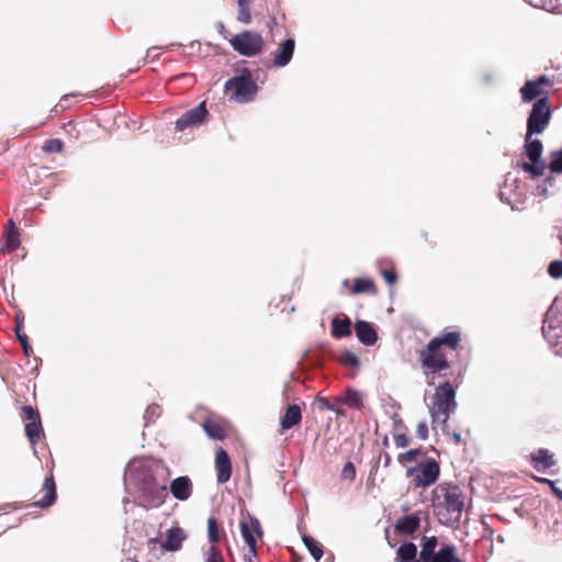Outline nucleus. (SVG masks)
<instances>
[{
    "label": "nucleus",
    "instance_id": "32",
    "mask_svg": "<svg viewBox=\"0 0 562 562\" xmlns=\"http://www.w3.org/2000/svg\"><path fill=\"white\" fill-rule=\"evenodd\" d=\"M203 429L206 435L216 440H222L225 436L223 428L221 425L211 418H206L203 423Z\"/></svg>",
    "mask_w": 562,
    "mask_h": 562
},
{
    "label": "nucleus",
    "instance_id": "49",
    "mask_svg": "<svg viewBox=\"0 0 562 562\" xmlns=\"http://www.w3.org/2000/svg\"><path fill=\"white\" fill-rule=\"evenodd\" d=\"M441 551H450L452 553V559H450L451 561H448V562H463V561H461L460 559L457 558V555H456V548L452 544H443V546H441Z\"/></svg>",
    "mask_w": 562,
    "mask_h": 562
},
{
    "label": "nucleus",
    "instance_id": "15",
    "mask_svg": "<svg viewBox=\"0 0 562 562\" xmlns=\"http://www.w3.org/2000/svg\"><path fill=\"white\" fill-rule=\"evenodd\" d=\"M215 467L217 470V483H226L232 475V462L226 450L220 448L215 454Z\"/></svg>",
    "mask_w": 562,
    "mask_h": 562
},
{
    "label": "nucleus",
    "instance_id": "46",
    "mask_svg": "<svg viewBox=\"0 0 562 562\" xmlns=\"http://www.w3.org/2000/svg\"><path fill=\"white\" fill-rule=\"evenodd\" d=\"M416 436L420 440H426L428 438V426H427L426 422H420L417 425Z\"/></svg>",
    "mask_w": 562,
    "mask_h": 562
},
{
    "label": "nucleus",
    "instance_id": "39",
    "mask_svg": "<svg viewBox=\"0 0 562 562\" xmlns=\"http://www.w3.org/2000/svg\"><path fill=\"white\" fill-rule=\"evenodd\" d=\"M64 148V143L58 138H50L45 142L42 149L47 154L60 153Z\"/></svg>",
    "mask_w": 562,
    "mask_h": 562
},
{
    "label": "nucleus",
    "instance_id": "4",
    "mask_svg": "<svg viewBox=\"0 0 562 562\" xmlns=\"http://www.w3.org/2000/svg\"><path fill=\"white\" fill-rule=\"evenodd\" d=\"M432 406L429 408L432 426L437 423L441 424L443 434H448V419L450 414L457 409L456 389L448 381L439 383L435 389L432 397Z\"/></svg>",
    "mask_w": 562,
    "mask_h": 562
},
{
    "label": "nucleus",
    "instance_id": "14",
    "mask_svg": "<svg viewBox=\"0 0 562 562\" xmlns=\"http://www.w3.org/2000/svg\"><path fill=\"white\" fill-rule=\"evenodd\" d=\"M355 333L358 340L367 346H373L378 341V333L372 323L357 319L355 323Z\"/></svg>",
    "mask_w": 562,
    "mask_h": 562
},
{
    "label": "nucleus",
    "instance_id": "33",
    "mask_svg": "<svg viewBox=\"0 0 562 562\" xmlns=\"http://www.w3.org/2000/svg\"><path fill=\"white\" fill-rule=\"evenodd\" d=\"M317 403L321 409L334 412L338 416H345V411L341 408L342 404L339 402V397H337L335 402H331L327 397H318Z\"/></svg>",
    "mask_w": 562,
    "mask_h": 562
},
{
    "label": "nucleus",
    "instance_id": "5",
    "mask_svg": "<svg viewBox=\"0 0 562 562\" xmlns=\"http://www.w3.org/2000/svg\"><path fill=\"white\" fill-rule=\"evenodd\" d=\"M225 91H233L231 100L238 103H247L254 100L258 92V86L252 80L250 69L243 68L238 76H234L225 81Z\"/></svg>",
    "mask_w": 562,
    "mask_h": 562
},
{
    "label": "nucleus",
    "instance_id": "63",
    "mask_svg": "<svg viewBox=\"0 0 562 562\" xmlns=\"http://www.w3.org/2000/svg\"><path fill=\"white\" fill-rule=\"evenodd\" d=\"M126 562H137V561L132 560V559H127Z\"/></svg>",
    "mask_w": 562,
    "mask_h": 562
},
{
    "label": "nucleus",
    "instance_id": "48",
    "mask_svg": "<svg viewBox=\"0 0 562 562\" xmlns=\"http://www.w3.org/2000/svg\"><path fill=\"white\" fill-rule=\"evenodd\" d=\"M394 441L397 448H404L408 445V438L404 434H394Z\"/></svg>",
    "mask_w": 562,
    "mask_h": 562
},
{
    "label": "nucleus",
    "instance_id": "7",
    "mask_svg": "<svg viewBox=\"0 0 562 562\" xmlns=\"http://www.w3.org/2000/svg\"><path fill=\"white\" fill-rule=\"evenodd\" d=\"M243 540L248 547V553L244 555V562H255L257 558V540L263 536L260 521L254 515L247 513L239 522Z\"/></svg>",
    "mask_w": 562,
    "mask_h": 562
},
{
    "label": "nucleus",
    "instance_id": "9",
    "mask_svg": "<svg viewBox=\"0 0 562 562\" xmlns=\"http://www.w3.org/2000/svg\"><path fill=\"white\" fill-rule=\"evenodd\" d=\"M552 110L548 101V95L538 99L533 104L527 117V133L541 134L550 123Z\"/></svg>",
    "mask_w": 562,
    "mask_h": 562
},
{
    "label": "nucleus",
    "instance_id": "12",
    "mask_svg": "<svg viewBox=\"0 0 562 562\" xmlns=\"http://www.w3.org/2000/svg\"><path fill=\"white\" fill-rule=\"evenodd\" d=\"M24 423L25 435L32 446H35L41 436L44 435L40 413L31 405H24L21 414Z\"/></svg>",
    "mask_w": 562,
    "mask_h": 562
},
{
    "label": "nucleus",
    "instance_id": "52",
    "mask_svg": "<svg viewBox=\"0 0 562 562\" xmlns=\"http://www.w3.org/2000/svg\"><path fill=\"white\" fill-rule=\"evenodd\" d=\"M393 426H394V429L404 427L403 420L397 415H395L393 418Z\"/></svg>",
    "mask_w": 562,
    "mask_h": 562
},
{
    "label": "nucleus",
    "instance_id": "62",
    "mask_svg": "<svg viewBox=\"0 0 562 562\" xmlns=\"http://www.w3.org/2000/svg\"><path fill=\"white\" fill-rule=\"evenodd\" d=\"M542 194H543V195H546V194H547V189H546V188H543V189H542Z\"/></svg>",
    "mask_w": 562,
    "mask_h": 562
},
{
    "label": "nucleus",
    "instance_id": "35",
    "mask_svg": "<svg viewBox=\"0 0 562 562\" xmlns=\"http://www.w3.org/2000/svg\"><path fill=\"white\" fill-rule=\"evenodd\" d=\"M338 360L346 368L356 369L360 366V360L358 356L350 350L342 351Z\"/></svg>",
    "mask_w": 562,
    "mask_h": 562
},
{
    "label": "nucleus",
    "instance_id": "11",
    "mask_svg": "<svg viewBox=\"0 0 562 562\" xmlns=\"http://www.w3.org/2000/svg\"><path fill=\"white\" fill-rule=\"evenodd\" d=\"M229 44L240 55L252 57L262 50L263 38L257 32L243 31L233 36Z\"/></svg>",
    "mask_w": 562,
    "mask_h": 562
},
{
    "label": "nucleus",
    "instance_id": "44",
    "mask_svg": "<svg viewBox=\"0 0 562 562\" xmlns=\"http://www.w3.org/2000/svg\"><path fill=\"white\" fill-rule=\"evenodd\" d=\"M341 479L353 481L356 479V468L351 461L345 463L341 471Z\"/></svg>",
    "mask_w": 562,
    "mask_h": 562
},
{
    "label": "nucleus",
    "instance_id": "6",
    "mask_svg": "<svg viewBox=\"0 0 562 562\" xmlns=\"http://www.w3.org/2000/svg\"><path fill=\"white\" fill-rule=\"evenodd\" d=\"M419 362L424 369L428 386H435L437 378H446V370L450 368V362L440 353L439 350H432L426 346V349L419 352Z\"/></svg>",
    "mask_w": 562,
    "mask_h": 562
},
{
    "label": "nucleus",
    "instance_id": "50",
    "mask_svg": "<svg viewBox=\"0 0 562 562\" xmlns=\"http://www.w3.org/2000/svg\"><path fill=\"white\" fill-rule=\"evenodd\" d=\"M533 81H537L539 87H541V88L546 85H550V82H551L549 77H547L546 75H541V76L537 77L536 79H533Z\"/></svg>",
    "mask_w": 562,
    "mask_h": 562
},
{
    "label": "nucleus",
    "instance_id": "59",
    "mask_svg": "<svg viewBox=\"0 0 562 562\" xmlns=\"http://www.w3.org/2000/svg\"><path fill=\"white\" fill-rule=\"evenodd\" d=\"M546 182H548V183H549V186H552L553 178H551V177H550V178H548V179L546 180Z\"/></svg>",
    "mask_w": 562,
    "mask_h": 562
},
{
    "label": "nucleus",
    "instance_id": "22",
    "mask_svg": "<svg viewBox=\"0 0 562 562\" xmlns=\"http://www.w3.org/2000/svg\"><path fill=\"white\" fill-rule=\"evenodd\" d=\"M531 463L536 471L544 472L555 465L554 456L548 449H538L531 454Z\"/></svg>",
    "mask_w": 562,
    "mask_h": 562
},
{
    "label": "nucleus",
    "instance_id": "30",
    "mask_svg": "<svg viewBox=\"0 0 562 562\" xmlns=\"http://www.w3.org/2000/svg\"><path fill=\"white\" fill-rule=\"evenodd\" d=\"M302 540L310 554L314 558V560L318 561L324 554L322 544L308 535H304Z\"/></svg>",
    "mask_w": 562,
    "mask_h": 562
},
{
    "label": "nucleus",
    "instance_id": "19",
    "mask_svg": "<svg viewBox=\"0 0 562 562\" xmlns=\"http://www.w3.org/2000/svg\"><path fill=\"white\" fill-rule=\"evenodd\" d=\"M460 342V333L459 331H445L439 336H436L431 338L427 347L431 348L432 350H439L440 347L446 346L452 350H457Z\"/></svg>",
    "mask_w": 562,
    "mask_h": 562
},
{
    "label": "nucleus",
    "instance_id": "29",
    "mask_svg": "<svg viewBox=\"0 0 562 562\" xmlns=\"http://www.w3.org/2000/svg\"><path fill=\"white\" fill-rule=\"evenodd\" d=\"M530 161H524L521 169L529 173L532 179L538 178L544 173L546 162L543 159H529Z\"/></svg>",
    "mask_w": 562,
    "mask_h": 562
},
{
    "label": "nucleus",
    "instance_id": "36",
    "mask_svg": "<svg viewBox=\"0 0 562 562\" xmlns=\"http://www.w3.org/2000/svg\"><path fill=\"white\" fill-rule=\"evenodd\" d=\"M207 538L212 544L220 542V526L214 517L207 519Z\"/></svg>",
    "mask_w": 562,
    "mask_h": 562
},
{
    "label": "nucleus",
    "instance_id": "53",
    "mask_svg": "<svg viewBox=\"0 0 562 562\" xmlns=\"http://www.w3.org/2000/svg\"><path fill=\"white\" fill-rule=\"evenodd\" d=\"M526 1L529 4H531L532 7H537V8L543 7L542 0H526Z\"/></svg>",
    "mask_w": 562,
    "mask_h": 562
},
{
    "label": "nucleus",
    "instance_id": "25",
    "mask_svg": "<svg viewBox=\"0 0 562 562\" xmlns=\"http://www.w3.org/2000/svg\"><path fill=\"white\" fill-rule=\"evenodd\" d=\"M520 95L524 103H529L531 101L536 102L538 99L544 97L546 94L537 81L527 80L520 88Z\"/></svg>",
    "mask_w": 562,
    "mask_h": 562
},
{
    "label": "nucleus",
    "instance_id": "23",
    "mask_svg": "<svg viewBox=\"0 0 562 562\" xmlns=\"http://www.w3.org/2000/svg\"><path fill=\"white\" fill-rule=\"evenodd\" d=\"M351 319L347 315L335 316L331 319V335L337 338H346L351 335Z\"/></svg>",
    "mask_w": 562,
    "mask_h": 562
},
{
    "label": "nucleus",
    "instance_id": "16",
    "mask_svg": "<svg viewBox=\"0 0 562 562\" xmlns=\"http://www.w3.org/2000/svg\"><path fill=\"white\" fill-rule=\"evenodd\" d=\"M20 231L11 218L7 223L5 234L1 239V250L3 252H13L20 247Z\"/></svg>",
    "mask_w": 562,
    "mask_h": 562
},
{
    "label": "nucleus",
    "instance_id": "43",
    "mask_svg": "<svg viewBox=\"0 0 562 562\" xmlns=\"http://www.w3.org/2000/svg\"><path fill=\"white\" fill-rule=\"evenodd\" d=\"M535 480L539 483H542V484H548L549 485V490L552 491V493L559 498L562 501V490H560L559 487H557L555 485V482L550 480V479H547V477H538V476H535Z\"/></svg>",
    "mask_w": 562,
    "mask_h": 562
},
{
    "label": "nucleus",
    "instance_id": "41",
    "mask_svg": "<svg viewBox=\"0 0 562 562\" xmlns=\"http://www.w3.org/2000/svg\"><path fill=\"white\" fill-rule=\"evenodd\" d=\"M548 274L553 279L562 278V260H552L548 266Z\"/></svg>",
    "mask_w": 562,
    "mask_h": 562
},
{
    "label": "nucleus",
    "instance_id": "27",
    "mask_svg": "<svg viewBox=\"0 0 562 562\" xmlns=\"http://www.w3.org/2000/svg\"><path fill=\"white\" fill-rule=\"evenodd\" d=\"M419 525L420 518L416 514H411L403 516L396 521L395 530L401 533L411 535L419 528Z\"/></svg>",
    "mask_w": 562,
    "mask_h": 562
},
{
    "label": "nucleus",
    "instance_id": "61",
    "mask_svg": "<svg viewBox=\"0 0 562 562\" xmlns=\"http://www.w3.org/2000/svg\"><path fill=\"white\" fill-rule=\"evenodd\" d=\"M9 507H10V504H7V505L3 507L4 513H7V510L9 509Z\"/></svg>",
    "mask_w": 562,
    "mask_h": 562
},
{
    "label": "nucleus",
    "instance_id": "24",
    "mask_svg": "<svg viewBox=\"0 0 562 562\" xmlns=\"http://www.w3.org/2000/svg\"><path fill=\"white\" fill-rule=\"evenodd\" d=\"M364 395L361 391L353 387H347L339 396V402L353 409H361L363 407Z\"/></svg>",
    "mask_w": 562,
    "mask_h": 562
},
{
    "label": "nucleus",
    "instance_id": "45",
    "mask_svg": "<svg viewBox=\"0 0 562 562\" xmlns=\"http://www.w3.org/2000/svg\"><path fill=\"white\" fill-rule=\"evenodd\" d=\"M237 20H238L240 23H244V24H249V23H250V21H251V15H250V9H249V5L238 7V15H237Z\"/></svg>",
    "mask_w": 562,
    "mask_h": 562
},
{
    "label": "nucleus",
    "instance_id": "55",
    "mask_svg": "<svg viewBox=\"0 0 562 562\" xmlns=\"http://www.w3.org/2000/svg\"><path fill=\"white\" fill-rule=\"evenodd\" d=\"M499 199L507 203V204H510V201L505 196V193L503 191L499 192Z\"/></svg>",
    "mask_w": 562,
    "mask_h": 562
},
{
    "label": "nucleus",
    "instance_id": "10",
    "mask_svg": "<svg viewBox=\"0 0 562 562\" xmlns=\"http://www.w3.org/2000/svg\"><path fill=\"white\" fill-rule=\"evenodd\" d=\"M542 334L552 351L562 357V319L550 308L543 321Z\"/></svg>",
    "mask_w": 562,
    "mask_h": 562
},
{
    "label": "nucleus",
    "instance_id": "42",
    "mask_svg": "<svg viewBox=\"0 0 562 562\" xmlns=\"http://www.w3.org/2000/svg\"><path fill=\"white\" fill-rule=\"evenodd\" d=\"M419 454H422V449H409L407 450L406 452L404 453H401L398 456V462L401 464H405V463H408V462H412L416 459V457H418Z\"/></svg>",
    "mask_w": 562,
    "mask_h": 562
},
{
    "label": "nucleus",
    "instance_id": "54",
    "mask_svg": "<svg viewBox=\"0 0 562 562\" xmlns=\"http://www.w3.org/2000/svg\"><path fill=\"white\" fill-rule=\"evenodd\" d=\"M452 438L454 440L456 443H460L461 442V435L459 432H453L452 434Z\"/></svg>",
    "mask_w": 562,
    "mask_h": 562
},
{
    "label": "nucleus",
    "instance_id": "60",
    "mask_svg": "<svg viewBox=\"0 0 562 562\" xmlns=\"http://www.w3.org/2000/svg\"><path fill=\"white\" fill-rule=\"evenodd\" d=\"M387 443H389L387 437H384V439H383V445H384V446H387Z\"/></svg>",
    "mask_w": 562,
    "mask_h": 562
},
{
    "label": "nucleus",
    "instance_id": "31",
    "mask_svg": "<svg viewBox=\"0 0 562 562\" xmlns=\"http://www.w3.org/2000/svg\"><path fill=\"white\" fill-rule=\"evenodd\" d=\"M22 326H23V318H20L19 316H16L15 336H16V339L19 340V342L21 344L24 356L30 357L31 353L33 352V349L29 342V337L25 334L21 333Z\"/></svg>",
    "mask_w": 562,
    "mask_h": 562
},
{
    "label": "nucleus",
    "instance_id": "3",
    "mask_svg": "<svg viewBox=\"0 0 562 562\" xmlns=\"http://www.w3.org/2000/svg\"><path fill=\"white\" fill-rule=\"evenodd\" d=\"M437 537H423L420 543V551L417 547L406 541L402 543L396 551V562H448L452 559L450 551H441V547Z\"/></svg>",
    "mask_w": 562,
    "mask_h": 562
},
{
    "label": "nucleus",
    "instance_id": "56",
    "mask_svg": "<svg viewBox=\"0 0 562 562\" xmlns=\"http://www.w3.org/2000/svg\"><path fill=\"white\" fill-rule=\"evenodd\" d=\"M249 0H237L238 7L249 5Z\"/></svg>",
    "mask_w": 562,
    "mask_h": 562
},
{
    "label": "nucleus",
    "instance_id": "26",
    "mask_svg": "<svg viewBox=\"0 0 562 562\" xmlns=\"http://www.w3.org/2000/svg\"><path fill=\"white\" fill-rule=\"evenodd\" d=\"M302 420V411L297 404L289 405L284 415L281 417V428L291 429Z\"/></svg>",
    "mask_w": 562,
    "mask_h": 562
},
{
    "label": "nucleus",
    "instance_id": "2",
    "mask_svg": "<svg viewBox=\"0 0 562 562\" xmlns=\"http://www.w3.org/2000/svg\"><path fill=\"white\" fill-rule=\"evenodd\" d=\"M431 507L439 524L458 528L464 509V495L457 485L440 484L432 491Z\"/></svg>",
    "mask_w": 562,
    "mask_h": 562
},
{
    "label": "nucleus",
    "instance_id": "1",
    "mask_svg": "<svg viewBox=\"0 0 562 562\" xmlns=\"http://www.w3.org/2000/svg\"><path fill=\"white\" fill-rule=\"evenodd\" d=\"M162 471L159 463L154 461H136L125 471V482L134 486L136 497L132 501L125 496L122 501L125 513L128 505L139 506L146 510L160 507L168 497L167 485L157 480V473ZM127 486V483H125Z\"/></svg>",
    "mask_w": 562,
    "mask_h": 562
},
{
    "label": "nucleus",
    "instance_id": "28",
    "mask_svg": "<svg viewBox=\"0 0 562 562\" xmlns=\"http://www.w3.org/2000/svg\"><path fill=\"white\" fill-rule=\"evenodd\" d=\"M535 134L526 133L525 154L529 159H542L543 146L540 139L532 138Z\"/></svg>",
    "mask_w": 562,
    "mask_h": 562
},
{
    "label": "nucleus",
    "instance_id": "34",
    "mask_svg": "<svg viewBox=\"0 0 562 562\" xmlns=\"http://www.w3.org/2000/svg\"><path fill=\"white\" fill-rule=\"evenodd\" d=\"M374 289V283L371 279L366 278H357L353 280V285L351 292L353 294H360L364 292H369Z\"/></svg>",
    "mask_w": 562,
    "mask_h": 562
},
{
    "label": "nucleus",
    "instance_id": "40",
    "mask_svg": "<svg viewBox=\"0 0 562 562\" xmlns=\"http://www.w3.org/2000/svg\"><path fill=\"white\" fill-rule=\"evenodd\" d=\"M204 559L205 562H224L221 551L216 549L214 546H210L204 551Z\"/></svg>",
    "mask_w": 562,
    "mask_h": 562
},
{
    "label": "nucleus",
    "instance_id": "8",
    "mask_svg": "<svg viewBox=\"0 0 562 562\" xmlns=\"http://www.w3.org/2000/svg\"><path fill=\"white\" fill-rule=\"evenodd\" d=\"M439 474V464L434 459H427L406 470V476L412 479V483L415 487L432 485L438 480Z\"/></svg>",
    "mask_w": 562,
    "mask_h": 562
},
{
    "label": "nucleus",
    "instance_id": "38",
    "mask_svg": "<svg viewBox=\"0 0 562 562\" xmlns=\"http://www.w3.org/2000/svg\"><path fill=\"white\" fill-rule=\"evenodd\" d=\"M161 414V408L157 404L148 405L145 414H144V420L145 426H148L151 422H154L156 418H158Z\"/></svg>",
    "mask_w": 562,
    "mask_h": 562
},
{
    "label": "nucleus",
    "instance_id": "17",
    "mask_svg": "<svg viewBox=\"0 0 562 562\" xmlns=\"http://www.w3.org/2000/svg\"><path fill=\"white\" fill-rule=\"evenodd\" d=\"M295 48V41L292 37L285 38L279 44L273 56V65L276 67H285L290 64Z\"/></svg>",
    "mask_w": 562,
    "mask_h": 562
},
{
    "label": "nucleus",
    "instance_id": "64",
    "mask_svg": "<svg viewBox=\"0 0 562 562\" xmlns=\"http://www.w3.org/2000/svg\"><path fill=\"white\" fill-rule=\"evenodd\" d=\"M560 241L562 244V233L559 235Z\"/></svg>",
    "mask_w": 562,
    "mask_h": 562
},
{
    "label": "nucleus",
    "instance_id": "13",
    "mask_svg": "<svg viewBox=\"0 0 562 562\" xmlns=\"http://www.w3.org/2000/svg\"><path fill=\"white\" fill-rule=\"evenodd\" d=\"M209 115L205 101H202L196 106L186 111L177 121L176 130L184 131L187 128L199 127L202 125Z\"/></svg>",
    "mask_w": 562,
    "mask_h": 562
},
{
    "label": "nucleus",
    "instance_id": "57",
    "mask_svg": "<svg viewBox=\"0 0 562 562\" xmlns=\"http://www.w3.org/2000/svg\"><path fill=\"white\" fill-rule=\"evenodd\" d=\"M159 542H160V541H159V539H158V538H150V539H149V543H150V544H151V543H153V544H156V543H159Z\"/></svg>",
    "mask_w": 562,
    "mask_h": 562
},
{
    "label": "nucleus",
    "instance_id": "58",
    "mask_svg": "<svg viewBox=\"0 0 562 562\" xmlns=\"http://www.w3.org/2000/svg\"><path fill=\"white\" fill-rule=\"evenodd\" d=\"M484 80H485V81H487V82H490V81L492 80V76H490V75H485V76H484Z\"/></svg>",
    "mask_w": 562,
    "mask_h": 562
},
{
    "label": "nucleus",
    "instance_id": "47",
    "mask_svg": "<svg viewBox=\"0 0 562 562\" xmlns=\"http://www.w3.org/2000/svg\"><path fill=\"white\" fill-rule=\"evenodd\" d=\"M382 276L387 284H393L397 280V274L393 269L383 270Z\"/></svg>",
    "mask_w": 562,
    "mask_h": 562
},
{
    "label": "nucleus",
    "instance_id": "18",
    "mask_svg": "<svg viewBox=\"0 0 562 562\" xmlns=\"http://www.w3.org/2000/svg\"><path fill=\"white\" fill-rule=\"evenodd\" d=\"M43 497L33 505L37 508L50 507L57 498L56 484L53 475L46 476L42 485Z\"/></svg>",
    "mask_w": 562,
    "mask_h": 562
},
{
    "label": "nucleus",
    "instance_id": "37",
    "mask_svg": "<svg viewBox=\"0 0 562 562\" xmlns=\"http://www.w3.org/2000/svg\"><path fill=\"white\" fill-rule=\"evenodd\" d=\"M549 169L552 173H562V148L552 153Z\"/></svg>",
    "mask_w": 562,
    "mask_h": 562
},
{
    "label": "nucleus",
    "instance_id": "51",
    "mask_svg": "<svg viewBox=\"0 0 562 562\" xmlns=\"http://www.w3.org/2000/svg\"><path fill=\"white\" fill-rule=\"evenodd\" d=\"M380 460H383L384 467H389L392 461V458L387 452H384L383 454L380 456Z\"/></svg>",
    "mask_w": 562,
    "mask_h": 562
},
{
    "label": "nucleus",
    "instance_id": "20",
    "mask_svg": "<svg viewBox=\"0 0 562 562\" xmlns=\"http://www.w3.org/2000/svg\"><path fill=\"white\" fill-rule=\"evenodd\" d=\"M192 482L189 476H178L170 483V493L178 501H187L192 494Z\"/></svg>",
    "mask_w": 562,
    "mask_h": 562
},
{
    "label": "nucleus",
    "instance_id": "21",
    "mask_svg": "<svg viewBox=\"0 0 562 562\" xmlns=\"http://www.w3.org/2000/svg\"><path fill=\"white\" fill-rule=\"evenodd\" d=\"M187 535L182 528L175 526L167 531L166 540L161 542V548L167 552L179 551Z\"/></svg>",
    "mask_w": 562,
    "mask_h": 562
}]
</instances>
